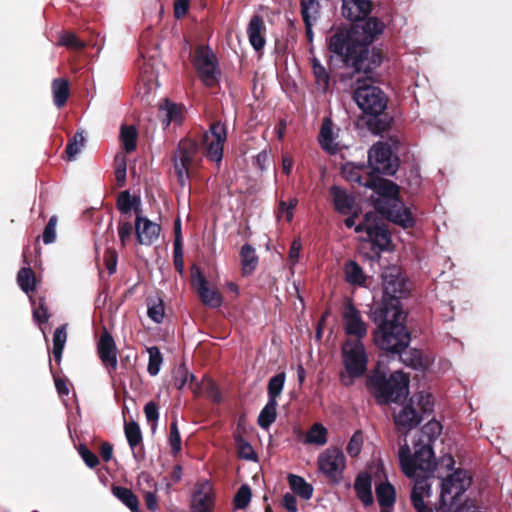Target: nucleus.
I'll return each instance as SVG.
<instances>
[{"instance_id":"obj_1","label":"nucleus","mask_w":512,"mask_h":512,"mask_svg":"<svg viewBox=\"0 0 512 512\" xmlns=\"http://www.w3.org/2000/svg\"><path fill=\"white\" fill-rule=\"evenodd\" d=\"M343 174L349 181L373 190L371 203L375 210L385 215L388 220L403 228L413 226L414 220L411 212L399 199L398 185L391 180L373 175L363 181L359 167L347 165L343 168Z\"/></svg>"},{"instance_id":"obj_2","label":"nucleus","mask_w":512,"mask_h":512,"mask_svg":"<svg viewBox=\"0 0 512 512\" xmlns=\"http://www.w3.org/2000/svg\"><path fill=\"white\" fill-rule=\"evenodd\" d=\"M404 320L405 315L403 312H400V315H387L384 319L374 321L378 324L373 335L374 343L381 350L392 354H400L405 365L416 370H423L426 367V363L419 350L414 349L405 355L401 354L409 346L411 340L410 333L404 325Z\"/></svg>"},{"instance_id":"obj_3","label":"nucleus","mask_w":512,"mask_h":512,"mask_svg":"<svg viewBox=\"0 0 512 512\" xmlns=\"http://www.w3.org/2000/svg\"><path fill=\"white\" fill-rule=\"evenodd\" d=\"M383 297L382 301L371 310L373 321L384 319L389 315L397 316L401 309L400 299L409 292L406 279L397 266L387 267L382 273Z\"/></svg>"},{"instance_id":"obj_4","label":"nucleus","mask_w":512,"mask_h":512,"mask_svg":"<svg viewBox=\"0 0 512 512\" xmlns=\"http://www.w3.org/2000/svg\"><path fill=\"white\" fill-rule=\"evenodd\" d=\"M403 444L400 445L398 450V458L403 473L413 478L415 481L414 487L411 492V502L413 507H422L424 503V497L431 495V484L429 480L434 477L437 463L431 462V472L428 473L426 470L421 469V460H415L412 458L410 446L407 443V433L404 435Z\"/></svg>"},{"instance_id":"obj_5","label":"nucleus","mask_w":512,"mask_h":512,"mask_svg":"<svg viewBox=\"0 0 512 512\" xmlns=\"http://www.w3.org/2000/svg\"><path fill=\"white\" fill-rule=\"evenodd\" d=\"M455 461L450 454L444 455L440 459V466L446 470L453 471L447 478L442 479L440 508L447 512H456L461 504L458 498L470 487L472 477L470 473L463 469L454 470Z\"/></svg>"},{"instance_id":"obj_6","label":"nucleus","mask_w":512,"mask_h":512,"mask_svg":"<svg viewBox=\"0 0 512 512\" xmlns=\"http://www.w3.org/2000/svg\"><path fill=\"white\" fill-rule=\"evenodd\" d=\"M329 49L340 56L347 67L352 68L356 73L371 72L380 64V57L372 54L369 58V50L362 45H354L343 33H336L329 39Z\"/></svg>"},{"instance_id":"obj_7","label":"nucleus","mask_w":512,"mask_h":512,"mask_svg":"<svg viewBox=\"0 0 512 512\" xmlns=\"http://www.w3.org/2000/svg\"><path fill=\"white\" fill-rule=\"evenodd\" d=\"M367 386L379 404L397 403L408 394L409 378L402 371H395L387 378L376 369L369 376Z\"/></svg>"},{"instance_id":"obj_8","label":"nucleus","mask_w":512,"mask_h":512,"mask_svg":"<svg viewBox=\"0 0 512 512\" xmlns=\"http://www.w3.org/2000/svg\"><path fill=\"white\" fill-rule=\"evenodd\" d=\"M342 362L345 372L340 375V381L348 387L367 370L368 356L362 341L346 340L342 347Z\"/></svg>"},{"instance_id":"obj_9","label":"nucleus","mask_w":512,"mask_h":512,"mask_svg":"<svg viewBox=\"0 0 512 512\" xmlns=\"http://www.w3.org/2000/svg\"><path fill=\"white\" fill-rule=\"evenodd\" d=\"M356 81L359 85L354 91L353 99L358 107L366 114L380 115L387 107V98L384 92L368 80L362 81L358 77Z\"/></svg>"},{"instance_id":"obj_10","label":"nucleus","mask_w":512,"mask_h":512,"mask_svg":"<svg viewBox=\"0 0 512 512\" xmlns=\"http://www.w3.org/2000/svg\"><path fill=\"white\" fill-rule=\"evenodd\" d=\"M442 431L441 424L436 420L428 421L420 430V436L414 443L415 452L412 458L421 460V469L431 472V462L435 461V455L432 444L436 441Z\"/></svg>"},{"instance_id":"obj_11","label":"nucleus","mask_w":512,"mask_h":512,"mask_svg":"<svg viewBox=\"0 0 512 512\" xmlns=\"http://www.w3.org/2000/svg\"><path fill=\"white\" fill-rule=\"evenodd\" d=\"M199 153L198 144L192 139H182L177 146L173 157L174 170L178 182L182 188H185L190 178L189 170L198 163Z\"/></svg>"},{"instance_id":"obj_12","label":"nucleus","mask_w":512,"mask_h":512,"mask_svg":"<svg viewBox=\"0 0 512 512\" xmlns=\"http://www.w3.org/2000/svg\"><path fill=\"white\" fill-rule=\"evenodd\" d=\"M379 214L382 216L377 210L366 213L363 221L355 227V232H365L369 241L380 250H386L391 243V236ZM383 217L387 218L385 215Z\"/></svg>"},{"instance_id":"obj_13","label":"nucleus","mask_w":512,"mask_h":512,"mask_svg":"<svg viewBox=\"0 0 512 512\" xmlns=\"http://www.w3.org/2000/svg\"><path fill=\"white\" fill-rule=\"evenodd\" d=\"M194 65L202 82L209 87L215 86L220 77L217 57L209 47L196 49Z\"/></svg>"},{"instance_id":"obj_14","label":"nucleus","mask_w":512,"mask_h":512,"mask_svg":"<svg viewBox=\"0 0 512 512\" xmlns=\"http://www.w3.org/2000/svg\"><path fill=\"white\" fill-rule=\"evenodd\" d=\"M368 162L373 173L393 175L398 168V160L392 155L388 143L377 142L368 152Z\"/></svg>"},{"instance_id":"obj_15","label":"nucleus","mask_w":512,"mask_h":512,"mask_svg":"<svg viewBox=\"0 0 512 512\" xmlns=\"http://www.w3.org/2000/svg\"><path fill=\"white\" fill-rule=\"evenodd\" d=\"M320 471L333 483L339 484L343 479L346 466L345 455L338 448H329L318 458Z\"/></svg>"},{"instance_id":"obj_16","label":"nucleus","mask_w":512,"mask_h":512,"mask_svg":"<svg viewBox=\"0 0 512 512\" xmlns=\"http://www.w3.org/2000/svg\"><path fill=\"white\" fill-rule=\"evenodd\" d=\"M227 138L226 127L221 122L211 124L203 134L205 156L208 160L220 164L223 159V148Z\"/></svg>"},{"instance_id":"obj_17","label":"nucleus","mask_w":512,"mask_h":512,"mask_svg":"<svg viewBox=\"0 0 512 512\" xmlns=\"http://www.w3.org/2000/svg\"><path fill=\"white\" fill-rule=\"evenodd\" d=\"M342 325L346 335L361 341L367 335V324L352 300L346 298L341 309Z\"/></svg>"},{"instance_id":"obj_18","label":"nucleus","mask_w":512,"mask_h":512,"mask_svg":"<svg viewBox=\"0 0 512 512\" xmlns=\"http://www.w3.org/2000/svg\"><path fill=\"white\" fill-rule=\"evenodd\" d=\"M97 351L102 364L112 375L118 367L117 347L112 335L107 330H104L98 340Z\"/></svg>"},{"instance_id":"obj_19","label":"nucleus","mask_w":512,"mask_h":512,"mask_svg":"<svg viewBox=\"0 0 512 512\" xmlns=\"http://www.w3.org/2000/svg\"><path fill=\"white\" fill-rule=\"evenodd\" d=\"M161 227L147 217L137 215L135 219V233L139 244L150 246L160 235Z\"/></svg>"},{"instance_id":"obj_20","label":"nucleus","mask_w":512,"mask_h":512,"mask_svg":"<svg viewBox=\"0 0 512 512\" xmlns=\"http://www.w3.org/2000/svg\"><path fill=\"white\" fill-rule=\"evenodd\" d=\"M192 279L197 293L205 305L211 308H218L221 306L222 297L220 293L209 287L207 280L201 274L198 268L195 269V272L192 275Z\"/></svg>"},{"instance_id":"obj_21","label":"nucleus","mask_w":512,"mask_h":512,"mask_svg":"<svg viewBox=\"0 0 512 512\" xmlns=\"http://www.w3.org/2000/svg\"><path fill=\"white\" fill-rule=\"evenodd\" d=\"M422 420V415L414 407V399H411L410 403L406 404L394 417L397 429L407 430V432L417 427Z\"/></svg>"},{"instance_id":"obj_22","label":"nucleus","mask_w":512,"mask_h":512,"mask_svg":"<svg viewBox=\"0 0 512 512\" xmlns=\"http://www.w3.org/2000/svg\"><path fill=\"white\" fill-rule=\"evenodd\" d=\"M370 0H343L342 15L350 21L364 20L371 12Z\"/></svg>"},{"instance_id":"obj_23","label":"nucleus","mask_w":512,"mask_h":512,"mask_svg":"<svg viewBox=\"0 0 512 512\" xmlns=\"http://www.w3.org/2000/svg\"><path fill=\"white\" fill-rule=\"evenodd\" d=\"M212 489L208 482L198 484L191 501V512H211Z\"/></svg>"},{"instance_id":"obj_24","label":"nucleus","mask_w":512,"mask_h":512,"mask_svg":"<svg viewBox=\"0 0 512 512\" xmlns=\"http://www.w3.org/2000/svg\"><path fill=\"white\" fill-rule=\"evenodd\" d=\"M265 31L266 27L262 17L254 15L248 24L247 35L251 46L257 52L261 51L266 44Z\"/></svg>"},{"instance_id":"obj_25","label":"nucleus","mask_w":512,"mask_h":512,"mask_svg":"<svg viewBox=\"0 0 512 512\" xmlns=\"http://www.w3.org/2000/svg\"><path fill=\"white\" fill-rule=\"evenodd\" d=\"M336 139L337 135L334 132L332 120L327 117L324 118L318 136L321 148L329 154H336L339 151V144Z\"/></svg>"},{"instance_id":"obj_26","label":"nucleus","mask_w":512,"mask_h":512,"mask_svg":"<svg viewBox=\"0 0 512 512\" xmlns=\"http://www.w3.org/2000/svg\"><path fill=\"white\" fill-rule=\"evenodd\" d=\"M335 209L341 214L352 212L355 204V197L338 186H332L330 189Z\"/></svg>"},{"instance_id":"obj_27","label":"nucleus","mask_w":512,"mask_h":512,"mask_svg":"<svg viewBox=\"0 0 512 512\" xmlns=\"http://www.w3.org/2000/svg\"><path fill=\"white\" fill-rule=\"evenodd\" d=\"M372 480L368 473H360L354 482V489L358 498L365 506H370L373 503L372 495Z\"/></svg>"},{"instance_id":"obj_28","label":"nucleus","mask_w":512,"mask_h":512,"mask_svg":"<svg viewBox=\"0 0 512 512\" xmlns=\"http://www.w3.org/2000/svg\"><path fill=\"white\" fill-rule=\"evenodd\" d=\"M159 115L164 127L169 126L172 122L180 123L182 119V111L180 106L170 102L167 99L160 106Z\"/></svg>"},{"instance_id":"obj_29","label":"nucleus","mask_w":512,"mask_h":512,"mask_svg":"<svg viewBox=\"0 0 512 512\" xmlns=\"http://www.w3.org/2000/svg\"><path fill=\"white\" fill-rule=\"evenodd\" d=\"M301 15L305 26H313L319 18L320 3L319 0H301Z\"/></svg>"},{"instance_id":"obj_30","label":"nucleus","mask_w":512,"mask_h":512,"mask_svg":"<svg viewBox=\"0 0 512 512\" xmlns=\"http://www.w3.org/2000/svg\"><path fill=\"white\" fill-rule=\"evenodd\" d=\"M242 271L251 274L258 265V257L255 249L250 244H244L240 251Z\"/></svg>"},{"instance_id":"obj_31","label":"nucleus","mask_w":512,"mask_h":512,"mask_svg":"<svg viewBox=\"0 0 512 512\" xmlns=\"http://www.w3.org/2000/svg\"><path fill=\"white\" fill-rule=\"evenodd\" d=\"M277 400H268L266 405L260 411L258 416V425L263 429H269V427L275 422L277 417Z\"/></svg>"},{"instance_id":"obj_32","label":"nucleus","mask_w":512,"mask_h":512,"mask_svg":"<svg viewBox=\"0 0 512 512\" xmlns=\"http://www.w3.org/2000/svg\"><path fill=\"white\" fill-rule=\"evenodd\" d=\"M69 84L68 81L62 78L54 79L52 82V93H53V102L58 107L61 108L65 105L68 96H69Z\"/></svg>"},{"instance_id":"obj_33","label":"nucleus","mask_w":512,"mask_h":512,"mask_svg":"<svg viewBox=\"0 0 512 512\" xmlns=\"http://www.w3.org/2000/svg\"><path fill=\"white\" fill-rule=\"evenodd\" d=\"M288 482L291 490L298 494L304 500H309L313 494V487L302 477L294 474L288 476Z\"/></svg>"},{"instance_id":"obj_34","label":"nucleus","mask_w":512,"mask_h":512,"mask_svg":"<svg viewBox=\"0 0 512 512\" xmlns=\"http://www.w3.org/2000/svg\"><path fill=\"white\" fill-rule=\"evenodd\" d=\"M113 495L127 506L132 512L139 511V501L136 495L128 488L115 486L112 488Z\"/></svg>"},{"instance_id":"obj_35","label":"nucleus","mask_w":512,"mask_h":512,"mask_svg":"<svg viewBox=\"0 0 512 512\" xmlns=\"http://www.w3.org/2000/svg\"><path fill=\"white\" fill-rule=\"evenodd\" d=\"M345 279L349 284L361 286L365 283L366 277L362 268L355 261H348L344 267Z\"/></svg>"},{"instance_id":"obj_36","label":"nucleus","mask_w":512,"mask_h":512,"mask_svg":"<svg viewBox=\"0 0 512 512\" xmlns=\"http://www.w3.org/2000/svg\"><path fill=\"white\" fill-rule=\"evenodd\" d=\"M384 25L377 18H369L362 26L365 47L374 41V38L383 32Z\"/></svg>"},{"instance_id":"obj_37","label":"nucleus","mask_w":512,"mask_h":512,"mask_svg":"<svg viewBox=\"0 0 512 512\" xmlns=\"http://www.w3.org/2000/svg\"><path fill=\"white\" fill-rule=\"evenodd\" d=\"M67 325L63 324L56 328L53 335V357L58 363L61 362L62 353L67 341Z\"/></svg>"},{"instance_id":"obj_38","label":"nucleus","mask_w":512,"mask_h":512,"mask_svg":"<svg viewBox=\"0 0 512 512\" xmlns=\"http://www.w3.org/2000/svg\"><path fill=\"white\" fill-rule=\"evenodd\" d=\"M312 71L318 90L325 92L329 88L330 77L323 65L316 58L312 59Z\"/></svg>"},{"instance_id":"obj_39","label":"nucleus","mask_w":512,"mask_h":512,"mask_svg":"<svg viewBox=\"0 0 512 512\" xmlns=\"http://www.w3.org/2000/svg\"><path fill=\"white\" fill-rule=\"evenodd\" d=\"M17 283L26 294L33 292L36 288V278L33 270L29 267L21 268L17 274Z\"/></svg>"},{"instance_id":"obj_40","label":"nucleus","mask_w":512,"mask_h":512,"mask_svg":"<svg viewBox=\"0 0 512 512\" xmlns=\"http://www.w3.org/2000/svg\"><path fill=\"white\" fill-rule=\"evenodd\" d=\"M305 442L317 446L327 443V429L320 423H315L306 433Z\"/></svg>"},{"instance_id":"obj_41","label":"nucleus","mask_w":512,"mask_h":512,"mask_svg":"<svg viewBox=\"0 0 512 512\" xmlns=\"http://www.w3.org/2000/svg\"><path fill=\"white\" fill-rule=\"evenodd\" d=\"M376 497L380 506H392L395 502V489L390 483H381L376 486Z\"/></svg>"},{"instance_id":"obj_42","label":"nucleus","mask_w":512,"mask_h":512,"mask_svg":"<svg viewBox=\"0 0 512 512\" xmlns=\"http://www.w3.org/2000/svg\"><path fill=\"white\" fill-rule=\"evenodd\" d=\"M125 436L132 450L133 456L137 459L136 446L142 442V434L139 425L135 421L125 424Z\"/></svg>"},{"instance_id":"obj_43","label":"nucleus","mask_w":512,"mask_h":512,"mask_svg":"<svg viewBox=\"0 0 512 512\" xmlns=\"http://www.w3.org/2000/svg\"><path fill=\"white\" fill-rule=\"evenodd\" d=\"M286 380V374L280 372L270 378L267 386L268 400H277L281 395Z\"/></svg>"},{"instance_id":"obj_44","label":"nucleus","mask_w":512,"mask_h":512,"mask_svg":"<svg viewBox=\"0 0 512 512\" xmlns=\"http://www.w3.org/2000/svg\"><path fill=\"white\" fill-rule=\"evenodd\" d=\"M139 199L137 197H132L130 192L125 190L122 191L117 198V209L122 214H128L133 209H137L139 205Z\"/></svg>"},{"instance_id":"obj_45","label":"nucleus","mask_w":512,"mask_h":512,"mask_svg":"<svg viewBox=\"0 0 512 512\" xmlns=\"http://www.w3.org/2000/svg\"><path fill=\"white\" fill-rule=\"evenodd\" d=\"M146 351L149 355L147 371L151 376H156L160 372L163 363L162 354L157 346L147 347Z\"/></svg>"},{"instance_id":"obj_46","label":"nucleus","mask_w":512,"mask_h":512,"mask_svg":"<svg viewBox=\"0 0 512 512\" xmlns=\"http://www.w3.org/2000/svg\"><path fill=\"white\" fill-rule=\"evenodd\" d=\"M148 317L155 323L160 324L164 320V305L160 298L148 299Z\"/></svg>"},{"instance_id":"obj_47","label":"nucleus","mask_w":512,"mask_h":512,"mask_svg":"<svg viewBox=\"0 0 512 512\" xmlns=\"http://www.w3.org/2000/svg\"><path fill=\"white\" fill-rule=\"evenodd\" d=\"M120 139L126 152H131L136 148L137 130L134 126H122Z\"/></svg>"},{"instance_id":"obj_48","label":"nucleus","mask_w":512,"mask_h":512,"mask_svg":"<svg viewBox=\"0 0 512 512\" xmlns=\"http://www.w3.org/2000/svg\"><path fill=\"white\" fill-rule=\"evenodd\" d=\"M85 144V137L82 131L75 133L72 139L69 140L66 146V154L68 160L72 161L80 153Z\"/></svg>"},{"instance_id":"obj_49","label":"nucleus","mask_w":512,"mask_h":512,"mask_svg":"<svg viewBox=\"0 0 512 512\" xmlns=\"http://www.w3.org/2000/svg\"><path fill=\"white\" fill-rule=\"evenodd\" d=\"M412 399H414V403H417V406L420 410L419 413L422 415V417H424L426 414L432 413L434 403L431 394L426 392H419Z\"/></svg>"},{"instance_id":"obj_50","label":"nucleus","mask_w":512,"mask_h":512,"mask_svg":"<svg viewBox=\"0 0 512 512\" xmlns=\"http://www.w3.org/2000/svg\"><path fill=\"white\" fill-rule=\"evenodd\" d=\"M298 204L296 198H291L289 202L281 200L277 211V219L285 218L287 222H291L294 216V209Z\"/></svg>"},{"instance_id":"obj_51","label":"nucleus","mask_w":512,"mask_h":512,"mask_svg":"<svg viewBox=\"0 0 512 512\" xmlns=\"http://www.w3.org/2000/svg\"><path fill=\"white\" fill-rule=\"evenodd\" d=\"M252 492L248 485H242L234 496L236 509H245L251 501Z\"/></svg>"},{"instance_id":"obj_52","label":"nucleus","mask_w":512,"mask_h":512,"mask_svg":"<svg viewBox=\"0 0 512 512\" xmlns=\"http://www.w3.org/2000/svg\"><path fill=\"white\" fill-rule=\"evenodd\" d=\"M194 379V375L188 372L185 365H180L173 375L174 386L179 390L183 389L189 380L193 381Z\"/></svg>"},{"instance_id":"obj_53","label":"nucleus","mask_w":512,"mask_h":512,"mask_svg":"<svg viewBox=\"0 0 512 512\" xmlns=\"http://www.w3.org/2000/svg\"><path fill=\"white\" fill-rule=\"evenodd\" d=\"M117 232L121 245L123 247L126 246L132 235L131 222L128 219H120L118 223Z\"/></svg>"},{"instance_id":"obj_54","label":"nucleus","mask_w":512,"mask_h":512,"mask_svg":"<svg viewBox=\"0 0 512 512\" xmlns=\"http://www.w3.org/2000/svg\"><path fill=\"white\" fill-rule=\"evenodd\" d=\"M169 444L173 453L176 454L181 450V436L176 419L170 424Z\"/></svg>"},{"instance_id":"obj_55","label":"nucleus","mask_w":512,"mask_h":512,"mask_svg":"<svg viewBox=\"0 0 512 512\" xmlns=\"http://www.w3.org/2000/svg\"><path fill=\"white\" fill-rule=\"evenodd\" d=\"M362 444H363L362 433L360 431H356L352 435L351 439L348 442V445L346 448L348 454L352 457L357 456L361 451Z\"/></svg>"},{"instance_id":"obj_56","label":"nucleus","mask_w":512,"mask_h":512,"mask_svg":"<svg viewBox=\"0 0 512 512\" xmlns=\"http://www.w3.org/2000/svg\"><path fill=\"white\" fill-rule=\"evenodd\" d=\"M57 217L52 216L44 228L42 239L45 244H51L56 239Z\"/></svg>"},{"instance_id":"obj_57","label":"nucleus","mask_w":512,"mask_h":512,"mask_svg":"<svg viewBox=\"0 0 512 512\" xmlns=\"http://www.w3.org/2000/svg\"><path fill=\"white\" fill-rule=\"evenodd\" d=\"M60 45L66 46L68 48L80 49L84 47L83 42H81L77 36L73 33H64L60 36L59 40Z\"/></svg>"},{"instance_id":"obj_58","label":"nucleus","mask_w":512,"mask_h":512,"mask_svg":"<svg viewBox=\"0 0 512 512\" xmlns=\"http://www.w3.org/2000/svg\"><path fill=\"white\" fill-rule=\"evenodd\" d=\"M174 265L176 270L182 274L184 271L182 243L179 239L174 240Z\"/></svg>"},{"instance_id":"obj_59","label":"nucleus","mask_w":512,"mask_h":512,"mask_svg":"<svg viewBox=\"0 0 512 512\" xmlns=\"http://www.w3.org/2000/svg\"><path fill=\"white\" fill-rule=\"evenodd\" d=\"M144 413L148 422L152 423V428L155 429L159 419L158 406L154 402H148L144 407Z\"/></svg>"},{"instance_id":"obj_60","label":"nucleus","mask_w":512,"mask_h":512,"mask_svg":"<svg viewBox=\"0 0 512 512\" xmlns=\"http://www.w3.org/2000/svg\"><path fill=\"white\" fill-rule=\"evenodd\" d=\"M79 453L88 467L94 468L99 464L98 457L93 452H91L85 445H80Z\"/></svg>"},{"instance_id":"obj_61","label":"nucleus","mask_w":512,"mask_h":512,"mask_svg":"<svg viewBox=\"0 0 512 512\" xmlns=\"http://www.w3.org/2000/svg\"><path fill=\"white\" fill-rule=\"evenodd\" d=\"M33 318L38 324H44L49 320L48 309L43 299L40 300L39 306L33 309Z\"/></svg>"},{"instance_id":"obj_62","label":"nucleus","mask_w":512,"mask_h":512,"mask_svg":"<svg viewBox=\"0 0 512 512\" xmlns=\"http://www.w3.org/2000/svg\"><path fill=\"white\" fill-rule=\"evenodd\" d=\"M236 442L239 447V454L242 458L247 459V460L254 459V457H255L254 450L248 442H246L240 436L236 437Z\"/></svg>"},{"instance_id":"obj_63","label":"nucleus","mask_w":512,"mask_h":512,"mask_svg":"<svg viewBox=\"0 0 512 512\" xmlns=\"http://www.w3.org/2000/svg\"><path fill=\"white\" fill-rule=\"evenodd\" d=\"M301 249H302L301 240L299 238L294 239L291 244L290 250H289V260L292 263V265H295L297 263L299 256H300Z\"/></svg>"},{"instance_id":"obj_64","label":"nucleus","mask_w":512,"mask_h":512,"mask_svg":"<svg viewBox=\"0 0 512 512\" xmlns=\"http://www.w3.org/2000/svg\"><path fill=\"white\" fill-rule=\"evenodd\" d=\"M282 505L288 512H297V499L291 493H286L282 499Z\"/></svg>"}]
</instances>
